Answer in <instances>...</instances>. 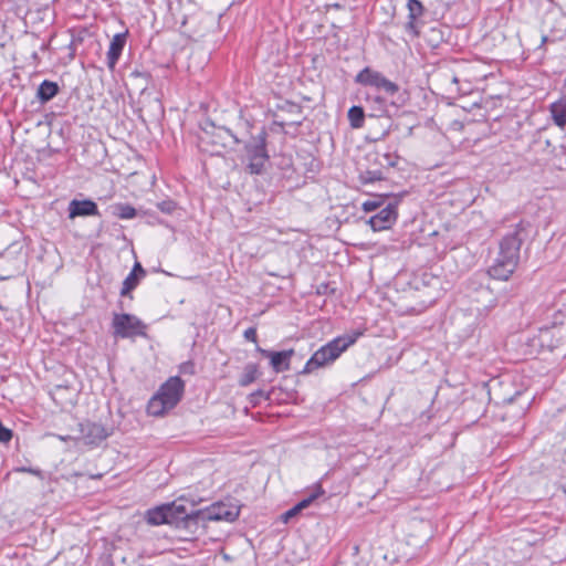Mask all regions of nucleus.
Wrapping results in <instances>:
<instances>
[{"label": "nucleus", "mask_w": 566, "mask_h": 566, "mask_svg": "<svg viewBox=\"0 0 566 566\" xmlns=\"http://www.w3.org/2000/svg\"><path fill=\"white\" fill-rule=\"evenodd\" d=\"M406 31L412 36L419 35L420 32L418 30L417 19H408V22L406 23Z\"/></svg>", "instance_id": "36"}, {"label": "nucleus", "mask_w": 566, "mask_h": 566, "mask_svg": "<svg viewBox=\"0 0 566 566\" xmlns=\"http://www.w3.org/2000/svg\"><path fill=\"white\" fill-rule=\"evenodd\" d=\"M562 489L566 493V479L562 482Z\"/></svg>", "instance_id": "46"}, {"label": "nucleus", "mask_w": 566, "mask_h": 566, "mask_svg": "<svg viewBox=\"0 0 566 566\" xmlns=\"http://www.w3.org/2000/svg\"><path fill=\"white\" fill-rule=\"evenodd\" d=\"M166 506L169 509L168 516L170 525L193 531L200 526L199 509H195V504L188 502L184 496L170 503H166Z\"/></svg>", "instance_id": "5"}, {"label": "nucleus", "mask_w": 566, "mask_h": 566, "mask_svg": "<svg viewBox=\"0 0 566 566\" xmlns=\"http://www.w3.org/2000/svg\"><path fill=\"white\" fill-rule=\"evenodd\" d=\"M365 111L361 106L353 105L347 112V118L353 129H359L365 124Z\"/></svg>", "instance_id": "22"}, {"label": "nucleus", "mask_w": 566, "mask_h": 566, "mask_svg": "<svg viewBox=\"0 0 566 566\" xmlns=\"http://www.w3.org/2000/svg\"><path fill=\"white\" fill-rule=\"evenodd\" d=\"M185 381L179 376L169 377L149 399L147 412L154 417H163L174 409L182 398Z\"/></svg>", "instance_id": "3"}, {"label": "nucleus", "mask_w": 566, "mask_h": 566, "mask_svg": "<svg viewBox=\"0 0 566 566\" xmlns=\"http://www.w3.org/2000/svg\"><path fill=\"white\" fill-rule=\"evenodd\" d=\"M78 430L81 438L86 444L91 446H98L109 436V432L103 424L92 421L81 422Z\"/></svg>", "instance_id": "11"}, {"label": "nucleus", "mask_w": 566, "mask_h": 566, "mask_svg": "<svg viewBox=\"0 0 566 566\" xmlns=\"http://www.w3.org/2000/svg\"><path fill=\"white\" fill-rule=\"evenodd\" d=\"M560 335L562 333L556 329L555 323L551 326H543L538 328L537 334L528 339V345L538 353L553 352L562 347Z\"/></svg>", "instance_id": "10"}, {"label": "nucleus", "mask_w": 566, "mask_h": 566, "mask_svg": "<svg viewBox=\"0 0 566 566\" xmlns=\"http://www.w3.org/2000/svg\"><path fill=\"white\" fill-rule=\"evenodd\" d=\"M481 292H482V293H490V291H489V289H488V287H486V289H482V290H481Z\"/></svg>", "instance_id": "49"}, {"label": "nucleus", "mask_w": 566, "mask_h": 566, "mask_svg": "<svg viewBox=\"0 0 566 566\" xmlns=\"http://www.w3.org/2000/svg\"><path fill=\"white\" fill-rule=\"evenodd\" d=\"M271 392H272V390L269 392H265L262 389H258L249 395L248 400L252 407H256L261 403L262 400H270Z\"/></svg>", "instance_id": "30"}, {"label": "nucleus", "mask_w": 566, "mask_h": 566, "mask_svg": "<svg viewBox=\"0 0 566 566\" xmlns=\"http://www.w3.org/2000/svg\"><path fill=\"white\" fill-rule=\"evenodd\" d=\"M75 55V52L74 50L71 52V57H73Z\"/></svg>", "instance_id": "52"}, {"label": "nucleus", "mask_w": 566, "mask_h": 566, "mask_svg": "<svg viewBox=\"0 0 566 566\" xmlns=\"http://www.w3.org/2000/svg\"><path fill=\"white\" fill-rule=\"evenodd\" d=\"M556 329L562 333L560 335V345L562 347H566V325H563L560 322L555 323Z\"/></svg>", "instance_id": "40"}, {"label": "nucleus", "mask_w": 566, "mask_h": 566, "mask_svg": "<svg viewBox=\"0 0 566 566\" xmlns=\"http://www.w3.org/2000/svg\"><path fill=\"white\" fill-rule=\"evenodd\" d=\"M394 196V193L375 195L370 199L364 201L361 208L365 212L377 211L389 201V197Z\"/></svg>", "instance_id": "21"}, {"label": "nucleus", "mask_w": 566, "mask_h": 566, "mask_svg": "<svg viewBox=\"0 0 566 566\" xmlns=\"http://www.w3.org/2000/svg\"><path fill=\"white\" fill-rule=\"evenodd\" d=\"M266 143L268 133L264 127L245 143L243 163L249 174L261 175L265 171V166L270 161Z\"/></svg>", "instance_id": "4"}, {"label": "nucleus", "mask_w": 566, "mask_h": 566, "mask_svg": "<svg viewBox=\"0 0 566 566\" xmlns=\"http://www.w3.org/2000/svg\"><path fill=\"white\" fill-rule=\"evenodd\" d=\"M112 327L114 336L119 338L146 336V324L133 314L114 313Z\"/></svg>", "instance_id": "7"}, {"label": "nucleus", "mask_w": 566, "mask_h": 566, "mask_svg": "<svg viewBox=\"0 0 566 566\" xmlns=\"http://www.w3.org/2000/svg\"><path fill=\"white\" fill-rule=\"evenodd\" d=\"M325 491L323 490L321 484H317L315 490H313L306 497L301 500L297 504V509L300 511L308 507L316 499H318L321 495H323Z\"/></svg>", "instance_id": "26"}, {"label": "nucleus", "mask_w": 566, "mask_h": 566, "mask_svg": "<svg viewBox=\"0 0 566 566\" xmlns=\"http://www.w3.org/2000/svg\"><path fill=\"white\" fill-rule=\"evenodd\" d=\"M49 48V43L43 42L40 46L42 51H45Z\"/></svg>", "instance_id": "45"}, {"label": "nucleus", "mask_w": 566, "mask_h": 566, "mask_svg": "<svg viewBox=\"0 0 566 566\" xmlns=\"http://www.w3.org/2000/svg\"><path fill=\"white\" fill-rule=\"evenodd\" d=\"M375 161L381 167V168H391L396 166L397 156H394L389 153L385 154H378L375 153Z\"/></svg>", "instance_id": "28"}, {"label": "nucleus", "mask_w": 566, "mask_h": 566, "mask_svg": "<svg viewBox=\"0 0 566 566\" xmlns=\"http://www.w3.org/2000/svg\"><path fill=\"white\" fill-rule=\"evenodd\" d=\"M385 178L384 172L381 169H373V170H365L361 171L359 175V180L361 184H373L378 180H382Z\"/></svg>", "instance_id": "27"}, {"label": "nucleus", "mask_w": 566, "mask_h": 566, "mask_svg": "<svg viewBox=\"0 0 566 566\" xmlns=\"http://www.w3.org/2000/svg\"><path fill=\"white\" fill-rule=\"evenodd\" d=\"M452 82H453V83H458V77H457V76H453V77H452Z\"/></svg>", "instance_id": "50"}, {"label": "nucleus", "mask_w": 566, "mask_h": 566, "mask_svg": "<svg viewBox=\"0 0 566 566\" xmlns=\"http://www.w3.org/2000/svg\"><path fill=\"white\" fill-rule=\"evenodd\" d=\"M408 19H418L424 12V7L419 0H408Z\"/></svg>", "instance_id": "29"}, {"label": "nucleus", "mask_w": 566, "mask_h": 566, "mask_svg": "<svg viewBox=\"0 0 566 566\" xmlns=\"http://www.w3.org/2000/svg\"><path fill=\"white\" fill-rule=\"evenodd\" d=\"M130 274L138 276L139 279H144L146 276V270L142 266L139 262H135Z\"/></svg>", "instance_id": "37"}, {"label": "nucleus", "mask_w": 566, "mask_h": 566, "mask_svg": "<svg viewBox=\"0 0 566 566\" xmlns=\"http://www.w3.org/2000/svg\"><path fill=\"white\" fill-rule=\"evenodd\" d=\"M140 280L142 279H139L138 276H135L129 273L123 282V286L119 292L120 296L133 300L132 291L138 286Z\"/></svg>", "instance_id": "25"}, {"label": "nucleus", "mask_w": 566, "mask_h": 566, "mask_svg": "<svg viewBox=\"0 0 566 566\" xmlns=\"http://www.w3.org/2000/svg\"><path fill=\"white\" fill-rule=\"evenodd\" d=\"M290 107H291V111H295L297 113H301V107L298 105L290 104Z\"/></svg>", "instance_id": "44"}, {"label": "nucleus", "mask_w": 566, "mask_h": 566, "mask_svg": "<svg viewBox=\"0 0 566 566\" xmlns=\"http://www.w3.org/2000/svg\"><path fill=\"white\" fill-rule=\"evenodd\" d=\"M60 93V86L56 82L44 80L38 87L36 98L44 105L52 101Z\"/></svg>", "instance_id": "16"}, {"label": "nucleus", "mask_w": 566, "mask_h": 566, "mask_svg": "<svg viewBox=\"0 0 566 566\" xmlns=\"http://www.w3.org/2000/svg\"><path fill=\"white\" fill-rule=\"evenodd\" d=\"M69 218L75 219L77 217H99V210L95 201L92 199L70 201L67 207Z\"/></svg>", "instance_id": "13"}, {"label": "nucleus", "mask_w": 566, "mask_h": 566, "mask_svg": "<svg viewBox=\"0 0 566 566\" xmlns=\"http://www.w3.org/2000/svg\"><path fill=\"white\" fill-rule=\"evenodd\" d=\"M12 2L14 3H18L17 4V10H15V15L17 17H22V15H27L28 12H29V9L27 7V2L28 0H11Z\"/></svg>", "instance_id": "33"}, {"label": "nucleus", "mask_w": 566, "mask_h": 566, "mask_svg": "<svg viewBox=\"0 0 566 566\" xmlns=\"http://www.w3.org/2000/svg\"><path fill=\"white\" fill-rule=\"evenodd\" d=\"M179 370L184 375H195L196 374V367H195L193 361H191V360L182 363L179 366Z\"/></svg>", "instance_id": "35"}, {"label": "nucleus", "mask_w": 566, "mask_h": 566, "mask_svg": "<svg viewBox=\"0 0 566 566\" xmlns=\"http://www.w3.org/2000/svg\"><path fill=\"white\" fill-rule=\"evenodd\" d=\"M535 144L538 145L541 147V151L549 158L562 159V158L566 157V146H564V145L555 146L552 144L551 139H548V138L543 139L542 136H539L535 140Z\"/></svg>", "instance_id": "17"}, {"label": "nucleus", "mask_w": 566, "mask_h": 566, "mask_svg": "<svg viewBox=\"0 0 566 566\" xmlns=\"http://www.w3.org/2000/svg\"><path fill=\"white\" fill-rule=\"evenodd\" d=\"M397 127H398V125H394V124H391V125L388 127V129H386V130L382 133L381 138H385L386 136H388V134H389L391 130H395Z\"/></svg>", "instance_id": "42"}, {"label": "nucleus", "mask_w": 566, "mask_h": 566, "mask_svg": "<svg viewBox=\"0 0 566 566\" xmlns=\"http://www.w3.org/2000/svg\"><path fill=\"white\" fill-rule=\"evenodd\" d=\"M549 113L556 126H566V98H560L549 105Z\"/></svg>", "instance_id": "19"}, {"label": "nucleus", "mask_w": 566, "mask_h": 566, "mask_svg": "<svg viewBox=\"0 0 566 566\" xmlns=\"http://www.w3.org/2000/svg\"><path fill=\"white\" fill-rule=\"evenodd\" d=\"M200 526H206L207 522H229L238 520L240 515V505L231 502H216L205 509H199Z\"/></svg>", "instance_id": "6"}, {"label": "nucleus", "mask_w": 566, "mask_h": 566, "mask_svg": "<svg viewBox=\"0 0 566 566\" xmlns=\"http://www.w3.org/2000/svg\"><path fill=\"white\" fill-rule=\"evenodd\" d=\"M139 216L146 217L147 223H149V224L161 223V221L159 220V218L156 216V213L154 211L139 210Z\"/></svg>", "instance_id": "34"}, {"label": "nucleus", "mask_w": 566, "mask_h": 566, "mask_svg": "<svg viewBox=\"0 0 566 566\" xmlns=\"http://www.w3.org/2000/svg\"><path fill=\"white\" fill-rule=\"evenodd\" d=\"M523 395L522 391L520 390H516L515 394L513 396H510V397H505L503 398V402L504 403H512L514 402L517 398H520L521 396Z\"/></svg>", "instance_id": "41"}, {"label": "nucleus", "mask_w": 566, "mask_h": 566, "mask_svg": "<svg viewBox=\"0 0 566 566\" xmlns=\"http://www.w3.org/2000/svg\"><path fill=\"white\" fill-rule=\"evenodd\" d=\"M355 82L364 86L375 87L376 90L382 91L390 96L399 92L398 84L388 80L382 73L373 70L369 66L364 67L355 76Z\"/></svg>", "instance_id": "9"}, {"label": "nucleus", "mask_w": 566, "mask_h": 566, "mask_svg": "<svg viewBox=\"0 0 566 566\" xmlns=\"http://www.w3.org/2000/svg\"><path fill=\"white\" fill-rule=\"evenodd\" d=\"M366 101L370 104V117H384L388 115V105L385 97L380 95L367 96Z\"/></svg>", "instance_id": "20"}, {"label": "nucleus", "mask_w": 566, "mask_h": 566, "mask_svg": "<svg viewBox=\"0 0 566 566\" xmlns=\"http://www.w3.org/2000/svg\"><path fill=\"white\" fill-rule=\"evenodd\" d=\"M128 36V31H124L117 33L113 36L108 51H107V66L111 71H113L123 53L126 41Z\"/></svg>", "instance_id": "14"}, {"label": "nucleus", "mask_w": 566, "mask_h": 566, "mask_svg": "<svg viewBox=\"0 0 566 566\" xmlns=\"http://www.w3.org/2000/svg\"><path fill=\"white\" fill-rule=\"evenodd\" d=\"M256 350L264 357L270 358V365L275 373L290 370L291 357L294 355V349H286L281 352H273L256 347Z\"/></svg>", "instance_id": "12"}, {"label": "nucleus", "mask_w": 566, "mask_h": 566, "mask_svg": "<svg viewBox=\"0 0 566 566\" xmlns=\"http://www.w3.org/2000/svg\"><path fill=\"white\" fill-rule=\"evenodd\" d=\"M259 366L255 363H248L244 368L243 373L241 374L239 378V385L241 387H247L251 385L253 381H255L259 377Z\"/></svg>", "instance_id": "23"}, {"label": "nucleus", "mask_w": 566, "mask_h": 566, "mask_svg": "<svg viewBox=\"0 0 566 566\" xmlns=\"http://www.w3.org/2000/svg\"><path fill=\"white\" fill-rule=\"evenodd\" d=\"M157 208L163 213L171 214L177 209V203L174 200L168 199V200H164V201L158 202L157 203Z\"/></svg>", "instance_id": "32"}, {"label": "nucleus", "mask_w": 566, "mask_h": 566, "mask_svg": "<svg viewBox=\"0 0 566 566\" xmlns=\"http://www.w3.org/2000/svg\"><path fill=\"white\" fill-rule=\"evenodd\" d=\"M537 233V227L526 219L511 226L500 241L497 256L489 268L488 275L495 280L507 281L518 265L523 244H530Z\"/></svg>", "instance_id": "1"}, {"label": "nucleus", "mask_w": 566, "mask_h": 566, "mask_svg": "<svg viewBox=\"0 0 566 566\" xmlns=\"http://www.w3.org/2000/svg\"><path fill=\"white\" fill-rule=\"evenodd\" d=\"M300 513H301V511L297 509L296 505H294L293 507H291L290 510H287L286 512H284L282 514V520H283V522L286 523L290 521V518L296 516Z\"/></svg>", "instance_id": "38"}, {"label": "nucleus", "mask_w": 566, "mask_h": 566, "mask_svg": "<svg viewBox=\"0 0 566 566\" xmlns=\"http://www.w3.org/2000/svg\"><path fill=\"white\" fill-rule=\"evenodd\" d=\"M168 512L166 504L149 509L146 512V521L150 525L170 524Z\"/></svg>", "instance_id": "18"}, {"label": "nucleus", "mask_w": 566, "mask_h": 566, "mask_svg": "<svg viewBox=\"0 0 566 566\" xmlns=\"http://www.w3.org/2000/svg\"><path fill=\"white\" fill-rule=\"evenodd\" d=\"M412 129H413V127H412V126L408 127V134H409V135H411V134H412Z\"/></svg>", "instance_id": "48"}, {"label": "nucleus", "mask_w": 566, "mask_h": 566, "mask_svg": "<svg viewBox=\"0 0 566 566\" xmlns=\"http://www.w3.org/2000/svg\"><path fill=\"white\" fill-rule=\"evenodd\" d=\"M32 57H33L34 60H39V55H38V53H36V52H34V53L32 54Z\"/></svg>", "instance_id": "47"}, {"label": "nucleus", "mask_w": 566, "mask_h": 566, "mask_svg": "<svg viewBox=\"0 0 566 566\" xmlns=\"http://www.w3.org/2000/svg\"><path fill=\"white\" fill-rule=\"evenodd\" d=\"M13 472H19V473H30L36 478H39L40 480H44L45 479V473L39 469V468H32V467H17L13 469Z\"/></svg>", "instance_id": "31"}, {"label": "nucleus", "mask_w": 566, "mask_h": 566, "mask_svg": "<svg viewBox=\"0 0 566 566\" xmlns=\"http://www.w3.org/2000/svg\"><path fill=\"white\" fill-rule=\"evenodd\" d=\"M244 338L249 342L256 343L258 342V335H256V328L255 327H249L244 331Z\"/></svg>", "instance_id": "39"}, {"label": "nucleus", "mask_w": 566, "mask_h": 566, "mask_svg": "<svg viewBox=\"0 0 566 566\" xmlns=\"http://www.w3.org/2000/svg\"><path fill=\"white\" fill-rule=\"evenodd\" d=\"M548 41V38L547 35H543L542 36V41H541V44L538 46V49H542L544 46V44Z\"/></svg>", "instance_id": "43"}, {"label": "nucleus", "mask_w": 566, "mask_h": 566, "mask_svg": "<svg viewBox=\"0 0 566 566\" xmlns=\"http://www.w3.org/2000/svg\"><path fill=\"white\" fill-rule=\"evenodd\" d=\"M217 130V137L219 138V140L211 139L210 143L214 145H220L223 148H226L229 145V140H232L233 144L235 145H239L241 143V140L237 137V135L232 133L231 129L227 127H218Z\"/></svg>", "instance_id": "24"}, {"label": "nucleus", "mask_w": 566, "mask_h": 566, "mask_svg": "<svg viewBox=\"0 0 566 566\" xmlns=\"http://www.w3.org/2000/svg\"><path fill=\"white\" fill-rule=\"evenodd\" d=\"M111 216L122 220H130L139 216V210L126 202H115L106 210Z\"/></svg>", "instance_id": "15"}, {"label": "nucleus", "mask_w": 566, "mask_h": 566, "mask_svg": "<svg viewBox=\"0 0 566 566\" xmlns=\"http://www.w3.org/2000/svg\"><path fill=\"white\" fill-rule=\"evenodd\" d=\"M402 197L403 193L389 197V201L367 220V223L374 231L390 229L396 223L398 219V206Z\"/></svg>", "instance_id": "8"}, {"label": "nucleus", "mask_w": 566, "mask_h": 566, "mask_svg": "<svg viewBox=\"0 0 566 566\" xmlns=\"http://www.w3.org/2000/svg\"><path fill=\"white\" fill-rule=\"evenodd\" d=\"M361 334V332L354 331L349 334L332 339L312 355V357L306 361L304 368L301 370V374H311L317 368L333 363L343 352L353 345Z\"/></svg>", "instance_id": "2"}, {"label": "nucleus", "mask_w": 566, "mask_h": 566, "mask_svg": "<svg viewBox=\"0 0 566 566\" xmlns=\"http://www.w3.org/2000/svg\"><path fill=\"white\" fill-rule=\"evenodd\" d=\"M301 123H302L301 120H296V122H294L293 124H295V125H301Z\"/></svg>", "instance_id": "51"}]
</instances>
